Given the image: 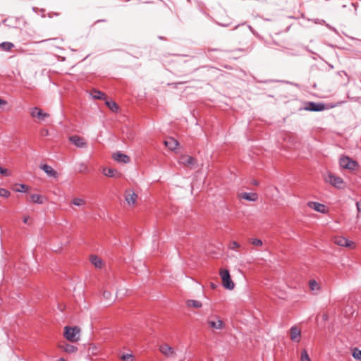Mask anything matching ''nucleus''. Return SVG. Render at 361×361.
I'll list each match as a JSON object with an SVG mask.
<instances>
[{
    "instance_id": "58836bf2",
    "label": "nucleus",
    "mask_w": 361,
    "mask_h": 361,
    "mask_svg": "<svg viewBox=\"0 0 361 361\" xmlns=\"http://www.w3.org/2000/svg\"><path fill=\"white\" fill-rule=\"evenodd\" d=\"M29 219H30V217L28 216H23V223L24 224H29Z\"/></svg>"
},
{
    "instance_id": "f704fd0d",
    "label": "nucleus",
    "mask_w": 361,
    "mask_h": 361,
    "mask_svg": "<svg viewBox=\"0 0 361 361\" xmlns=\"http://www.w3.org/2000/svg\"><path fill=\"white\" fill-rule=\"evenodd\" d=\"M240 247V244L236 241H232L230 243L229 248L231 250H236Z\"/></svg>"
},
{
    "instance_id": "37998d69",
    "label": "nucleus",
    "mask_w": 361,
    "mask_h": 361,
    "mask_svg": "<svg viewBox=\"0 0 361 361\" xmlns=\"http://www.w3.org/2000/svg\"><path fill=\"white\" fill-rule=\"evenodd\" d=\"M87 166H84V170H80V171L85 173L87 171Z\"/></svg>"
},
{
    "instance_id": "4be33fe9",
    "label": "nucleus",
    "mask_w": 361,
    "mask_h": 361,
    "mask_svg": "<svg viewBox=\"0 0 361 361\" xmlns=\"http://www.w3.org/2000/svg\"><path fill=\"white\" fill-rule=\"evenodd\" d=\"M86 203L87 202L84 199L80 197H74L71 200V204L78 207L85 206Z\"/></svg>"
},
{
    "instance_id": "5701e85b",
    "label": "nucleus",
    "mask_w": 361,
    "mask_h": 361,
    "mask_svg": "<svg viewBox=\"0 0 361 361\" xmlns=\"http://www.w3.org/2000/svg\"><path fill=\"white\" fill-rule=\"evenodd\" d=\"M188 307L194 308H200L202 307V302L198 300H188L186 302Z\"/></svg>"
},
{
    "instance_id": "dca6fc26",
    "label": "nucleus",
    "mask_w": 361,
    "mask_h": 361,
    "mask_svg": "<svg viewBox=\"0 0 361 361\" xmlns=\"http://www.w3.org/2000/svg\"><path fill=\"white\" fill-rule=\"evenodd\" d=\"M103 173L104 176L111 178H119L121 176V173L116 169L104 168L103 169Z\"/></svg>"
},
{
    "instance_id": "cd10ccee",
    "label": "nucleus",
    "mask_w": 361,
    "mask_h": 361,
    "mask_svg": "<svg viewBox=\"0 0 361 361\" xmlns=\"http://www.w3.org/2000/svg\"><path fill=\"white\" fill-rule=\"evenodd\" d=\"M309 286H310L311 290H319L320 289V286L314 280L310 281Z\"/></svg>"
},
{
    "instance_id": "423d86ee",
    "label": "nucleus",
    "mask_w": 361,
    "mask_h": 361,
    "mask_svg": "<svg viewBox=\"0 0 361 361\" xmlns=\"http://www.w3.org/2000/svg\"><path fill=\"white\" fill-rule=\"evenodd\" d=\"M159 350L164 355L167 357H174L176 356L175 350L166 343H163L159 345Z\"/></svg>"
},
{
    "instance_id": "473e14b6",
    "label": "nucleus",
    "mask_w": 361,
    "mask_h": 361,
    "mask_svg": "<svg viewBox=\"0 0 361 361\" xmlns=\"http://www.w3.org/2000/svg\"><path fill=\"white\" fill-rule=\"evenodd\" d=\"M250 241L255 246L260 247L263 245L262 241L258 238H252Z\"/></svg>"
},
{
    "instance_id": "1a4fd4ad",
    "label": "nucleus",
    "mask_w": 361,
    "mask_h": 361,
    "mask_svg": "<svg viewBox=\"0 0 361 361\" xmlns=\"http://www.w3.org/2000/svg\"><path fill=\"white\" fill-rule=\"evenodd\" d=\"M137 194L131 190H126L125 192V200L129 206H135L137 202Z\"/></svg>"
},
{
    "instance_id": "b1692460",
    "label": "nucleus",
    "mask_w": 361,
    "mask_h": 361,
    "mask_svg": "<svg viewBox=\"0 0 361 361\" xmlns=\"http://www.w3.org/2000/svg\"><path fill=\"white\" fill-rule=\"evenodd\" d=\"M91 262L97 268H101L102 266V261L100 258L97 257V256H92L91 258Z\"/></svg>"
},
{
    "instance_id": "aec40b11",
    "label": "nucleus",
    "mask_w": 361,
    "mask_h": 361,
    "mask_svg": "<svg viewBox=\"0 0 361 361\" xmlns=\"http://www.w3.org/2000/svg\"><path fill=\"white\" fill-rule=\"evenodd\" d=\"M59 348L63 350L66 353H74L78 350V348L75 346L71 344L59 345Z\"/></svg>"
},
{
    "instance_id": "c85d7f7f",
    "label": "nucleus",
    "mask_w": 361,
    "mask_h": 361,
    "mask_svg": "<svg viewBox=\"0 0 361 361\" xmlns=\"http://www.w3.org/2000/svg\"><path fill=\"white\" fill-rule=\"evenodd\" d=\"M300 361H312L305 349L302 350L301 352Z\"/></svg>"
},
{
    "instance_id": "0eeeda50",
    "label": "nucleus",
    "mask_w": 361,
    "mask_h": 361,
    "mask_svg": "<svg viewBox=\"0 0 361 361\" xmlns=\"http://www.w3.org/2000/svg\"><path fill=\"white\" fill-rule=\"evenodd\" d=\"M30 115L33 118H37L39 121H44L49 117V114L44 112L41 109L35 107L31 109Z\"/></svg>"
},
{
    "instance_id": "a878e982",
    "label": "nucleus",
    "mask_w": 361,
    "mask_h": 361,
    "mask_svg": "<svg viewBox=\"0 0 361 361\" xmlns=\"http://www.w3.org/2000/svg\"><path fill=\"white\" fill-rule=\"evenodd\" d=\"M31 201L33 203L42 204L43 203V197L40 195L33 194L30 196Z\"/></svg>"
},
{
    "instance_id": "72a5a7b5",
    "label": "nucleus",
    "mask_w": 361,
    "mask_h": 361,
    "mask_svg": "<svg viewBox=\"0 0 361 361\" xmlns=\"http://www.w3.org/2000/svg\"><path fill=\"white\" fill-rule=\"evenodd\" d=\"M11 195V192L4 188H0V196L3 197H8Z\"/></svg>"
},
{
    "instance_id": "2eb2a0df",
    "label": "nucleus",
    "mask_w": 361,
    "mask_h": 361,
    "mask_svg": "<svg viewBox=\"0 0 361 361\" xmlns=\"http://www.w3.org/2000/svg\"><path fill=\"white\" fill-rule=\"evenodd\" d=\"M307 206L310 208H311V209H314V210H315V211H317L318 212L323 213V214L326 212L325 205H324L322 204H320L319 202H309L307 203Z\"/></svg>"
},
{
    "instance_id": "ea45409f",
    "label": "nucleus",
    "mask_w": 361,
    "mask_h": 361,
    "mask_svg": "<svg viewBox=\"0 0 361 361\" xmlns=\"http://www.w3.org/2000/svg\"><path fill=\"white\" fill-rule=\"evenodd\" d=\"M49 134V131L47 129H44L41 131V135L43 136H46Z\"/></svg>"
},
{
    "instance_id": "6ab92c4d",
    "label": "nucleus",
    "mask_w": 361,
    "mask_h": 361,
    "mask_svg": "<svg viewBox=\"0 0 361 361\" xmlns=\"http://www.w3.org/2000/svg\"><path fill=\"white\" fill-rule=\"evenodd\" d=\"M239 197L241 199H244L248 201L255 202L257 200L258 196L257 194L255 192H242L239 194Z\"/></svg>"
},
{
    "instance_id": "f257e3e1",
    "label": "nucleus",
    "mask_w": 361,
    "mask_h": 361,
    "mask_svg": "<svg viewBox=\"0 0 361 361\" xmlns=\"http://www.w3.org/2000/svg\"><path fill=\"white\" fill-rule=\"evenodd\" d=\"M80 329L78 326L64 328V337L71 342H76L80 339Z\"/></svg>"
},
{
    "instance_id": "a211bd4d",
    "label": "nucleus",
    "mask_w": 361,
    "mask_h": 361,
    "mask_svg": "<svg viewBox=\"0 0 361 361\" xmlns=\"http://www.w3.org/2000/svg\"><path fill=\"white\" fill-rule=\"evenodd\" d=\"M164 145L171 150L177 149L179 145V142L173 137H169L164 142Z\"/></svg>"
},
{
    "instance_id": "412c9836",
    "label": "nucleus",
    "mask_w": 361,
    "mask_h": 361,
    "mask_svg": "<svg viewBox=\"0 0 361 361\" xmlns=\"http://www.w3.org/2000/svg\"><path fill=\"white\" fill-rule=\"evenodd\" d=\"M91 96L94 99H106V94L97 90H93L91 92Z\"/></svg>"
},
{
    "instance_id": "f8f14e48",
    "label": "nucleus",
    "mask_w": 361,
    "mask_h": 361,
    "mask_svg": "<svg viewBox=\"0 0 361 361\" xmlns=\"http://www.w3.org/2000/svg\"><path fill=\"white\" fill-rule=\"evenodd\" d=\"M208 324L210 328L216 330H221L224 328V322L216 317L214 320H208Z\"/></svg>"
},
{
    "instance_id": "7c9ffc66",
    "label": "nucleus",
    "mask_w": 361,
    "mask_h": 361,
    "mask_svg": "<svg viewBox=\"0 0 361 361\" xmlns=\"http://www.w3.org/2000/svg\"><path fill=\"white\" fill-rule=\"evenodd\" d=\"M18 188H16V192H26L28 190V186L25 184L18 185Z\"/></svg>"
},
{
    "instance_id": "4468645a",
    "label": "nucleus",
    "mask_w": 361,
    "mask_h": 361,
    "mask_svg": "<svg viewBox=\"0 0 361 361\" xmlns=\"http://www.w3.org/2000/svg\"><path fill=\"white\" fill-rule=\"evenodd\" d=\"M307 111H321L326 109L325 105L322 103L309 102L305 108Z\"/></svg>"
},
{
    "instance_id": "4c0bfd02",
    "label": "nucleus",
    "mask_w": 361,
    "mask_h": 361,
    "mask_svg": "<svg viewBox=\"0 0 361 361\" xmlns=\"http://www.w3.org/2000/svg\"><path fill=\"white\" fill-rule=\"evenodd\" d=\"M8 102L1 98H0V108H3L6 105H7Z\"/></svg>"
},
{
    "instance_id": "2f4dec72",
    "label": "nucleus",
    "mask_w": 361,
    "mask_h": 361,
    "mask_svg": "<svg viewBox=\"0 0 361 361\" xmlns=\"http://www.w3.org/2000/svg\"><path fill=\"white\" fill-rule=\"evenodd\" d=\"M123 361H133V356L132 354H123L121 356Z\"/></svg>"
},
{
    "instance_id": "39448f33",
    "label": "nucleus",
    "mask_w": 361,
    "mask_h": 361,
    "mask_svg": "<svg viewBox=\"0 0 361 361\" xmlns=\"http://www.w3.org/2000/svg\"><path fill=\"white\" fill-rule=\"evenodd\" d=\"M334 243L338 245L346 247L348 248H355V244L354 242L350 241L343 236H336L334 238Z\"/></svg>"
},
{
    "instance_id": "c756f323",
    "label": "nucleus",
    "mask_w": 361,
    "mask_h": 361,
    "mask_svg": "<svg viewBox=\"0 0 361 361\" xmlns=\"http://www.w3.org/2000/svg\"><path fill=\"white\" fill-rule=\"evenodd\" d=\"M106 104L112 111H116L118 109V105L113 101H106Z\"/></svg>"
},
{
    "instance_id": "bb28decb",
    "label": "nucleus",
    "mask_w": 361,
    "mask_h": 361,
    "mask_svg": "<svg viewBox=\"0 0 361 361\" xmlns=\"http://www.w3.org/2000/svg\"><path fill=\"white\" fill-rule=\"evenodd\" d=\"M352 355L355 360L361 361V350L354 348L352 350Z\"/></svg>"
},
{
    "instance_id": "7ed1b4c3",
    "label": "nucleus",
    "mask_w": 361,
    "mask_h": 361,
    "mask_svg": "<svg viewBox=\"0 0 361 361\" xmlns=\"http://www.w3.org/2000/svg\"><path fill=\"white\" fill-rule=\"evenodd\" d=\"M324 180L339 189L345 186L343 178L331 173H329L327 176L324 177Z\"/></svg>"
},
{
    "instance_id": "a19ab883",
    "label": "nucleus",
    "mask_w": 361,
    "mask_h": 361,
    "mask_svg": "<svg viewBox=\"0 0 361 361\" xmlns=\"http://www.w3.org/2000/svg\"><path fill=\"white\" fill-rule=\"evenodd\" d=\"M356 206H357V209L358 213L360 212V211H361V204L359 202H357L356 203Z\"/></svg>"
},
{
    "instance_id": "f03ea898",
    "label": "nucleus",
    "mask_w": 361,
    "mask_h": 361,
    "mask_svg": "<svg viewBox=\"0 0 361 361\" xmlns=\"http://www.w3.org/2000/svg\"><path fill=\"white\" fill-rule=\"evenodd\" d=\"M219 274L221 278L223 286L228 290H233L235 287V283L231 280L228 270L221 269Z\"/></svg>"
},
{
    "instance_id": "20e7f679",
    "label": "nucleus",
    "mask_w": 361,
    "mask_h": 361,
    "mask_svg": "<svg viewBox=\"0 0 361 361\" xmlns=\"http://www.w3.org/2000/svg\"><path fill=\"white\" fill-rule=\"evenodd\" d=\"M339 164L341 167L349 170H355L357 166V163L352 160L348 157H343L340 159Z\"/></svg>"
},
{
    "instance_id": "c9c22d12",
    "label": "nucleus",
    "mask_w": 361,
    "mask_h": 361,
    "mask_svg": "<svg viewBox=\"0 0 361 361\" xmlns=\"http://www.w3.org/2000/svg\"><path fill=\"white\" fill-rule=\"evenodd\" d=\"M0 173L5 176H8L11 175V173L8 171L6 169H4L1 166H0Z\"/></svg>"
},
{
    "instance_id": "ddd939ff",
    "label": "nucleus",
    "mask_w": 361,
    "mask_h": 361,
    "mask_svg": "<svg viewBox=\"0 0 361 361\" xmlns=\"http://www.w3.org/2000/svg\"><path fill=\"white\" fill-rule=\"evenodd\" d=\"M112 157L115 161L121 163L128 164L130 161V158L129 156L120 152L114 153Z\"/></svg>"
},
{
    "instance_id": "f3484780",
    "label": "nucleus",
    "mask_w": 361,
    "mask_h": 361,
    "mask_svg": "<svg viewBox=\"0 0 361 361\" xmlns=\"http://www.w3.org/2000/svg\"><path fill=\"white\" fill-rule=\"evenodd\" d=\"M40 169L50 177L56 178L58 176V173L51 166L42 164L40 166Z\"/></svg>"
},
{
    "instance_id": "79ce46f5",
    "label": "nucleus",
    "mask_w": 361,
    "mask_h": 361,
    "mask_svg": "<svg viewBox=\"0 0 361 361\" xmlns=\"http://www.w3.org/2000/svg\"><path fill=\"white\" fill-rule=\"evenodd\" d=\"M216 285L213 283H210V287L212 288V289H215L216 288Z\"/></svg>"
},
{
    "instance_id": "6e6552de",
    "label": "nucleus",
    "mask_w": 361,
    "mask_h": 361,
    "mask_svg": "<svg viewBox=\"0 0 361 361\" xmlns=\"http://www.w3.org/2000/svg\"><path fill=\"white\" fill-rule=\"evenodd\" d=\"M69 141L78 147L85 148L87 146V143L85 140L78 135H73L69 137Z\"/></svg>"
},
{
    "instance_id": "9b49d317",
    "label": "nucleus",
    "mask_w": 361,
    "mask_h": 361,
    "mask_svg": "<svg viewBox=\"0 0 361 361\" xmlns=\"http://www.w3.org/2000/svg\"><path fill=\"white\" fill-rule=\"evenodd\" d=\"M290 337L293 341L300 342L301 338V330L297 326H293L290 329Z\"/></svg>"
},
{
    "instance_id": "a18cd8bd",
    "label": "nucleus",
    "mask_w": 361,
    "mask_h": 361,
    "mask_svg": "<svg viewBox=\"0 0 361 361\" xmlns=\"http://www.w3.org/2000/svg\"><path fill=\"white\" fill-rule=\"evenodd\" d=\"M59 361H66L63 358H60Z\"/></svg>"
},
{
    "instance_id": "9d476101",
    "label": "nucleus",
    "mask_w": 361,
    "mask_h": 361,
    "mask_svg": "<svg viewBox=\"0 0 361 361\" xmlns=\"http://www.w3.org/2000/svg\"><path fill=\"white\" fill-rule=\"evenodd\" d=\"M179 163L185 166L192 168L195 164L196 161L189 155H182L179 159Z\"/></svg>"
},
{
    "instance_id": "c03bdc74",
    "label": "nucleus",
    "mask_w": 361,
    "mask_h": 361,
    "mask_svg": "<svg viewBox=\"0 0 361 361\" xmlns=\"http://www.w3.org/2000/svg\"><path fill=\"white\" fill-rule=\"evenodd\" d=\"M252 184L255 185H258V182L257 180H254L252 182Z\"/></svg>"
},
{
    "instance_id": "393cba45",
    "label": "nucleus",
    "mask_w": 361,
    "mask_h": 361,
    "mask_svg": "<svg viewBox=\"0 0 361 361\" xmlns=\"http://www.w3.org/2000/svg\"><path fill=\"white\" fill-rule=\"evenodd\" d=\"M13 47L14 44L8 42H4L0 44V49L4 51H10Z\"/></svg>"
},
{
    "instance_id": "e433bc0d",
    "label": "nucleus",
    "mask_w": 361,
    "mask_h": 361,
    "mask_svg": "<svg viewBox=\"0 0 361 361\" xmlns=\"http://www.w3.org/2000/svg\"><path fill=\"white\" fill-rule=\"evenodd\" d=\"M103 295L106 299H111V293L109 291L105 290L103 293Z\"/></svg>"
}]
</instances>
